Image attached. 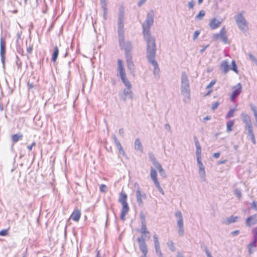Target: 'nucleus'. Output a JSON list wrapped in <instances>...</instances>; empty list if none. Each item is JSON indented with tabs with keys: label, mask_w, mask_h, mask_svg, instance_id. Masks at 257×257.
<instances>
[{
	"label": "nucleus",
	"mask_w": 257,
	"mask_h": 257,
	"mask_svg": "<svg viewBox=\"0 0 257 257\" xmlns=\"http://www.w3.org/2000/svg\"><path fill=\"white\" fill-rule=\"evenodd\" d=\"M132 87H126L123 90L122 92L119 93V96L121 100L125 101L127 99L133 98V92L132 90Z\"/></svg>",
	"instance_id": "nucleus-8"
},
{
	"label": "nucleus",
	"mask_w": 257,
	"mask_h": 257,
	"mask_svg": "<svg viewBox=\"0 0 257 257\" xmlns=\"http://www.w3.org/2000/svg\"><path fill=\"white\" fill-rule=\"evenodd\" d=\"M175 216L177 218L178 234L179 236H183L184 234V229L183 218L181 212L180 210H177L175 213Z\"/></svg>",
	"instance_id": "nucleus-6"
},
{
	"label": "nucleus",
	"mask_w": 257,
	"mask_h": 257,
	"mask_svg": "<svg viewBox=\"0 0 257 257\" xmlns=\"http://www.w3.org/2000/svg\"><path fill=\"white\" fill-rule=\"evenodd\" d=\"M81 211L79 209H75L70 216V218L75 221H78L81 217Z\"/></svg>",
	"instance_id": "nucleus-23"
},
{
	"label": "nucleus",
	"mask_w": 257,
	"mask_h": 257,
	"mask_svg": "<svg viewBox=\"0 0 257 257\" xmlns=\"http://www.w3.org/2000/svg\"><path fill=\"white\" fill-rule=\"evenodd\" d=\"M223 22V20H217L216 18H212L209 24V26L211 29L215 30L219 27L220 24Z\"/></svg>",
	"instance_id": "nucleus-14"
},
{
	"label": "nucleus",
	"mask_w": 257,
	"mask_h": 257,
	"mask_svg": "<svg viewBox=\"0 0 257 257\" xmlns=\"http://www.w3.org/2000/svg\"><path fill=\"white\" fill-rule=\"evenodd\" d=\"M239 233V230H234V231H232L231 232V234L232 236H236V235H238Z\"/></svg>",
	"instance_id": "nucleus-64"
},
{
	"label": "nucleus",
	"mask_w": 257,
	"mask_h": 257,
	"mask_svg": "<svg viewBox=\"0 0 257 257\" xmlns=\"http://www.w3.org/2000/svg\"><path fill=\"white\" fill-rule=\"evenodd\" d=\"M159 173L162 177H163L164 178L166 177V172H165V171L164 170V169H163L161 171H160Z\"/></svg>",
	"instance_id": "nucleus-61"
},
{
	"label": "nucleus",
	"mask_w": 257,
	"mask_h": 257,
	"mask_svg": "<svg viewBox=\"0 0 257 257\" xmlns=\"http://www.w3.org/2000/svg\"><path fill=\"white\" fill-rule=\"evenodd\" d=\"M141 225H146V217L145 214L141 212L140 214Z\"/></svg>",
	"instance_id": "nucleus-36"
},
{
	"label": "nucleus",
	"mask_w": 257,
	"mask_h": 257,
	"mask_svg": "<svg viewBox=\"0 0 257 257\" xmlns=\"http://www.w3.org/2000/svg\"><path fill=\"white\" fill-rule=\"evenodd\" d=\"M220 68L223 73H227L230 69L228 61L227 60L222 61L220 63Z\"/></svg>",
	"instance_id": "nucleus-22"
},
{
	"label": "nucleus",
	"mask_w": 257,
	"mask_h": 257,
	"mask_svg": "<svg viewBox=\"0 0 257 257\" xmlns=\"http://www.w3.org/2000/svg\"><path fill=\"white\" fill-rule=\"evenodd\" d=\"M198 173L201 180L203 182H205L206 181V173L205 168L199 169Z\"/></svg>",
	"instance_id": "nucleus-32"
},
{
	"label": "nucleus",
	"mask_w": 257,
	"mask_h": 257,
	"mask_svg": "<svg viewBox=\"0 0 257 257\" xmlns=\"http://www.w3.org/2000/svg\"><path fill=\"white\" fill-rule=\"evenodd\" d=\"M156 252L157 254H159V256L162 255V253L161 252V251L160 250V245H158V246H155Z\"/></svg>",
	"instance_id": "nucleus-50"
},
{
	"label": "nucleus",
	"mask_w": 257,
	"mask_h": 257,
	"mask_svg": "<svg viewBox=\"0 0 257 257\" xmlns=\"http://www.w3.org/2000/svg\"><path fill=\"white\" fill-rule=\"evenodd\" d=\"M219 104L220 102L218 101H216L212 105L211 109L213 110H215L216 108L218 107Z\"/></svg>",
	"instance_id": "nucleus-52"
},
{
	"label": "nucleus",
	"mask_w": 257,
	"mask_h": 257,
	"mask_svg": "<svg viewBox=\"0 0 257 257\" xmlns=\"http://www.w3.org/2000/svg\"><path fill=\"white\" fill-rule=\"evenodd\" d=\"M234 194L235 195H236V196L239 199H240L241 198V196H242V193H241V190L238 188H236L235 190H234Z\"/></svg>",
	"instance_id": "nucleus-38"
},
{
	"label": "nucleus",
	"mask_w": 257,
	"mask_h": 257,
	"mask_svg": "<svg viewBox=\"0 0 257 257\" xmlns=\"http://www.w3.org/2000/svg\"><path fill=\"white\" fill-rule=\"evenodd\" d=\"M257 242V240H254L253 239V240L252 242H251V243H250L248 245V248H255L256 247V243Z\"/></svg>",
	"instance_id": "nucleus-45"
},
{
	"label": "nucleus",
	"mask_w": 257,
	"mask_h": 257,
	"mask_svg": "<svg viewBox=\"0 0 257 257\" xmlns=\"http://www.w3.org/2000/svg\"><path fill=\"white\" fill-rule=\"evenodd\" d=\"M235 111V108L230 109L227 112V114L226 115L225 118L228 119L231 117H233L234 115Z\"/></svg>",
	"instance_id": "nucleus-35"
},
{
	"label": "nucleus",
	"mask_w": 257,
	"mask_h": 257,
	"mask_svg": "<svg viewBox=\"0 0 257 257\" xmlns=\"http://www.w3.org/2000/svg\"><path fill=\"white\" fill-rule=\"evenodd\" d=\"M124 10L122 7L119 8L118 21H124Z\"/></svg>",
	"instance_id": "nucleus-30"
},
{
	"label": "nucleus",
	"mask_w": 257,
	"mask_h": 257,
	"mask_svg": "<svg viewBox=\"0 0 257 257\" xmlns=\"http://www.w3.org/2000/svg\"><path fill=\"white\" fill-rule=\"evenodd\" d=\"M118 42L120 49L124 51L125 57H132V43L130 41H125L124 37L118 38Z\"/></svg>",
	"instance_id": "nucleus-4"
},
{
	"label": "nucleus",
	"mask_w": 257,
	"mask_h": 257,
	"mask_svg": "<svg viewBox=\"0 0 257 257\" xmlns=\"http://www.w3.org/2000/svg\"><path fill=\"white\" fill-rule=\"evenodd\" d=\"M248 56H249L250 59L253 62H254L255 64L256 65H257V59H256V58L253 55H252L251 54H248Z\"/></svg>",
	"instance_id": "nucleus-46"
},
{
	"label": "nucleus",
	"mask_w": 257,
	"mask_h": 257,
	"mask_svg": "<svg viewBox=\"0 0 257 257\" xmlns=\"http://www.w3.org/2000/svg\"><path fill=\"white\" fill-rule=\"evenodd\" d=\"M125 59L128 70L130 73H133L135 71V66L133 61V56L126 57Z\"/></svg>",
	"instance_id": "nucleus-17"
},
{
	"label": "nucleus",
	"mask_w": 257,
	"mask_h": 257,
	"mask_svg": "<svg viewBox=\"0 0 257 257\" xmlns=\"http://www.w3.org/2000/svg\"><path fill=\"white\" fill-rule=\"evenodd\" d=\"M167 245L172 251H175L176 250V248L174 245V243L172 241H170L167 243Z\"/></svg>",
	"instance_id": "nucleus-37"
},
{
	"label": "nucleus",
	"mask_w": 257,
	"mask_h": 257,
	"mask_svg": "<svg viewBox=\"0 0 257 257\" xmlns=\"http://www.w3.org/2000/svg\"><path fill=\"white\" fill-rule=\"evenodd\" d=\"M59 49L57 46H55L54 51L52 55L51 61L54 62L56 61L59 55Z\"/></svg>",
	"instance_id": "nucleus-28"
},
{
	"label": "nucleus",
	"mask_w": 257,
	"mask_h": 257,
	"mask_svg": "<svg viewBox=\"0 0 257 257\" xmlns=\"http://www.w3.org/2000/svg\"><path fill=\"white\" fill-rule=\"evenodd\" d=\"M235 22L238 28L242 32H245L248 29L247 23L243 16L242 12L236 15L234 17Z\"/></svg>",
	"instance_id": "nucleus-5"
},
{
	"label": "nucleus",
	"mask_w": 257,
	"mask_h": 257,
	"mask_svg": "<svg viewBox=\"0 0 257 257\" xmlns=\"http://www.w3.org/2000/svg\"><path fill=\"white\" fill-rule=\"evenodd\" d=\"M153 237L154 239L155 246H158V245H160L159 241L157 236L156 235H154Z\"/></svg>",
	"instance_id": "nucleus-48"
},
{
	"label": "nucleus",
	"mask_w": 257,
	"mask_h": 257,
	"mask_svg": "<svg viewBox=\"0 0 257 257\" xmlns=\"http://www.w3.org/2000/svg\"><path fill=\"white\" fill-rule=\"evenodd\" d=\"M140 232L141 234V236L139 237L138 238H142L145 240H148L150 238V232L147 230V225H141V227L140 229Z\"/></svg>",
	"instance_id": "nucleus-12"
},
{
	"label": "nucleus",
	"mask_w": 257,
	"mask_h": 257,
	"mask_svg": "<svg viewBox=\"0 0 257 257\" xmlns=\"http://www.w3.org/2000/svg\"><path fill=\"white\" fill-rule=\"evenodd\" d=\"M226 33L225 27H223L220 30L219 33L214 34L212 35V39L213 40L215 41L220 38L224 44H227L228 42V38L226 35Z\"/></svg>",
	"instance_id": "nucleus-9"
},
{
	"label": "nucleus",
	"mask_w": 257,
	"mask_h": 257,
	"mask_svg": "<svg viewBox=\"0 0 257 257\" xmlns=\"http://www.w3.org/2000/svg\"><path fill=\"white\" fill-rule=\"evenodd\" d=\"M253 128L246 130L247 131V134L250 138V139L254 137V134L253 133Z\"/></svg>",
	"instance_id": "nucleus-43"
},
{
	"label": "nucleus",
	"mask_w": 257,
	"mask_h": 257,
	"mask_svg": "<svg viewBox=\"0 0 257 257\" xmlns=\"http://www.w3.org/2000/svg\"><path fill=\"white\" fill-rule=\"evenodd\" d=\"M234 124V120L228 121L226 122V132H230L232 130V126Z\"/></svg>",
	"instance_id": "nucleus-33"
},
{
	"label": "nucleus",
	"mask_w": 257,
	"mask_h": 257,
	"mask_svg": "<svg viewBox=\"0 0 257 257\" xmlns=\"http://www.w3.org/2000/svg\"><path fill=\"white\" fill-rule=\"evenodd\" d=\"M199 34H200V31L198 30L196 31L194 33V34H193V40H195V39H196L198 38Z\"/></svg>",
	"instance_id": "nucleus-54"
},
{
	"label": "nucleus",
	"mask_w": 257,
	"mask_h": 257,
	"mask_svg": "<svg viewBox=\"0 0 257 257\" xmlns=\"http://www.w3.org/2000/svg\"><path fill=\"white\" fill-rule=\"evenodd\" d=\"M120 78L122 82L125 85L126 87H132V85L130 82V81L128 80L126 77V75H122L120 76Z\"/></svg>",
	"instance_id": "nucleus-26"
},
{
	"label": "nucleus",
	"mask_w": 257,
	"mask_h": 257,
	"mask_svg": "<svg viewBox=\"0 0 257 257\" xmlns=\"http://www.w3.org/2000/svg\"><path fill=\"white\" fill-rule=\"evenodd\" d=\"M152 163L156 169L157 167L161 165V164L157 161V160L155 161L154 162H152Z\"/></svg>",
	"instance_id": "nucleus-63"
},
{
	"label": "nucleus",
	"mask_w": 257,
	"mask_h": 257,
	"mask_svg": "<svg viewBox=\"0 0 257 257\" xmlns=\"http://www.w3.org/2000/svg\"><path fill=\"white\" fill-rule=\"evenodd\" d=\"M1 45V54L2 57L5 54V47H6V41L5 39L3 37L1 38L0 41Z\"/></svg>",
	"instance_id": "nucleus-27"
},
{
	"label": "nucleus",
	"mask_w": 257,
	"mask_h": 257,
	"mask_svg": "<svg viewBox=\"0 0 257 257\" xmlns=\"http://www.w3.org/2000/svg\"><path fill=\"white\" fill-rule=\"evenodd\" d=\"M150 177L151 180L154 182L156 187L158 189V191L162 195H164V191L163 188L160 186V183L158 180L157 171L152 167H151L150 169Z\"/></svg>",
	"instance_id": "nucleus-7"
},
{
	"label": "nucleus",
	"mask_w": 257,
	"mask_h": 257,
	"mask_svg": "<svg viewBox=\"0 0 257 257\" xmlns=\"http://www.w3.org/2000/svg\"><path fill=\"white\" fill-rule=\"evenodd\" d=\"M232 92L230 96L231 101H234L236 98L240 94L242 90L241 84L239 83L236 85L234 86L232 88Z\"/></svg>",
	"instance_id": "nucleus-11"
},
{
	"label": "nucleus",
	"mask_w": 257,
	"mask_h": 257,
	"mask_svg": "<svg viewBox=\"0 0 257 257\" xmlns=\"http://www.w3.org/2000/svg\"><path fill=\"white\" fill-rule=\"evenodd\" d=\"M205 15V12L203 10H201L199 11L198 14L195 16V19L196 20H202Z\"/></svg>",
	"instance_id": "nucleus-34"
},
{
	"label": "nucleus",
	"mask_w": 257,
	"mask_h": 257,
	"mask_svg": "<svg viewBox=\"0 0 257 257\" xmlns=\"http://www.w3.org/2000/svg\"><path fill=\"white\" fill-rule=\"evenodd\" d=\"M135 149L141 153L143 152V147L139 139H136L134 144Z\"/></svg>",
	"instance_id": "nucleus-24"
},
{
	"label": "nucleus",
	"mask_w": 257,
	"mask_h": 257,
	"mask_svg": "<svg viewBox=\"0 0 257 257\" xmlns=\"http://www.w3.org/2000/svg\"><path fill=\"white\" fill-rule=\"evenodd\" d=\"M249 106L250 109L253 112V116L255 119L254 125L257 127V107L254 105L253 103H250Z\"/></svg>",
	"instance_id": "nucleus-25"
},
{
	"label": "nucleus",
	"mask_w": 257,
	"mask_h": 257,
	"mask_svg": "<svg viewBox=\"0 0 257 257\" xmlns=\"http://www.w3.org/2000/svg\"><path fill=\"white\" fill-rule=\"evenodd\" d=\"M251 207L252 208L255 209L256 210H257V202L255 201H253L252 203L251 204Z\"/></svg>",
	"instance_id": "nucleus-59"
},
{
	"label": "nucleus",
	"mask_w": 257,
	"mask_h": 257,
	"mask_svg": "<svg viewBox=\"0 0 257 257\" xmlns=\"http://www.w3.org/2000/svg\"><path fill=\"white\" fill-rule=\"evenodd\" d=\"M156 53V46L147 47V57L149 61L154 66L153 73L155 75L159 74L160 69L158 63L154 58Z\"/></svg>",
	"instance_id": "nucleus-3"
},
{
	"label": "nucleus",
	"mask_w": 257,
	"mask_h": 257,
	"mask_svg": "<svg viewBox=\"0 0 257 257\" xmlns=\"http://www.w3.org/2000/svg\"><path fill=\"white\" fill-rule=\"evenodd\" d=\"M36 146V143L33 142L31 145H28L27 146V148L29 151H31L34 146Z\"/></svg>",
	"instance_id": "nucleus-62"
},
{
	"label": "nucleus",
	"mask_w": 257,
	"mask_h": 257,
	"mask_svg": "<svg viewBox=\"0 0 257 257\" xmlns=\"http://www.w3.org/2000/svg\"><path fill=\"white\" fill-rule=\"evenodd\" d=\"M238 218V216L231 215L230 216L226 218L225 221V224H229L234 223L237 221Z\"/></svg>",
	"instance_id": "nucleus-29"
},
{
	"label": "nucleus",
	"mask_w": 257,
	"mask_h": 257,
	"mask_svg": "<svg viewBox=\"0 0 257 257\" xmlns=\"http://www.w3.org/2000/svg\"><path fill=\"white\" fill-rule=\"evenodd\" d=\"M118 133L121 137H124V131L123 128H120L118 131Z\"/></svg>",
	"instance_id": "nucleus-60"
},
{
	"label": "nucleus",
	"mask_w": 257,
	"mask_h": 257,
	"mask_svg": "<svg viewBox=\"0 0 257 257\" xmlns=\"http://www.w3.org/2000/svg\"><path fill=\"white\" fill-rule=\"evenodd\" d=\"M242 122L245 124L246 130L253 128L251 117L246 113L242 112L240 114Z\"/></svg>",
	"instance_id": "nucleus-10"
},
{
	"label": "nucleus",
	"mask_w": 257,
	"mask_h": 257,
	"mask_svg": "<svg viewBox=\"0 0 257 257\" xmlns=\"http://www.w3.org/2000/svg\"><path fill=\"white\" fill-rule=\"evenodd\" d=\"M257 223V215L253 214L247 217L245 220V224L247 226H250Z\"/></svg>",
	"instance_id": "nucleus-18"
},
{
	"label": "nucleus",
	"mask_w": 257,
	"mask_h": 257,
	"mask_svg": "<svg viewBox=\"0 0 257 257\" xmlns=\"http://www.w3.org/2000/svg\"><path fill=\"white\" fill-rule=\"evenodd\" d=\"M215 80H212L209 83V84L206 86V88L207 89H208L209 88H211L213 86V85L215 84Z\"/></svg>",
	"instance_id": "nucleus-58"
},
{
	"label": "nucleus",
	"mask_w": 257,
	"mask_h": 257,
	"mask_svg": "<svg viewBox=\"0 0 257 257\" xmlns=\"http://www.w3.org/2000/svg\"><path fill=\"white\" fill-rule=\"evenodd\" d=\"M195 5V2L193 1H191L188 3V6L189 9L193 8Z\"/></svg>",
	"instance_id": "nucleus-56"
},
{
	"label": "nucleus",
	"mask_w": 257,
	"mask_h": 257,
	"mask_svg": "<svg viewBox=\"0 0 257 257\" xmlns=\"http://www.w3.org/2000/svg\"><path fill=\"white\" fill-rule=\"evenodd\" d=\"M117 33L118 38L124 37V21H118Z\"/></svg>",
	"instance_id": "nucleus-21"
},
{
	"label": "nucleus",
	"mask_w": 257,
	"mask_h": 257,
	"mask_svg": "<svg viewBox=\"0 0 257 257\" xmlns=\"http://www.w3.org/2000/svg\"><path fill=\"white\" fill-rule=\"evenodd\" d=\"M231 65H232V68H231V69H232L235 73H238L237 67V66H236L234 61H232Z\"/></svg>",
	"instance_id": "nucleus-41"
},
{
	"label": "nucleus",
	"mask_w": 257,
	"mask_h": 257,
	"mask_svg": "<svg viewBox=\"0 0 257 257\" xmlns=\"http://www.w3.org/2000/svg\"><path fill=\"white\" fill-rule=\"evenodd\" d=\"M181 93L184 96L183 101L189 103L190 99V90L188 76L185 72H182L181 76Z\"/></svg>",
	"instance_id": "nucleus-2"
},
{
	"label": "nucleus",
	"mask_w": 257,
	"mask_h": 257,
	"mask_svg": "<svg viewBox=\"0 0 257 257\" xmlns=\"http://www.w3.org/2000/svg\"><path fill=\"white\" fill-rule=\"evenodd\" d=\"M137 241L139 244V248L143 253V255H147L148 253V248L145 240L142 238H137Z\"/></svg>",
	"instance_id": "nucleus-15"
},
{
	"label": "nucleus",
	"mask_w": 257,
	"mask_h": 257,
	"mask_svg": "<svg viewBox=\"0 0 257 257\" xmlns=\"http://www.w3.org/2000/svg\"><path fill=\"white\" fill-rule=\"evenodd\" d=\"M107 187L104 184H101L100 186V191L102 192H105L106 191Z\"/></svg>",
	"instance_id": "nucleus-51"
},
{
	"label": "nucleus",
	"mask_w": 257,
	"mask_h": 257,
	"mask_svg": "<svg viewBox=\"0 0 257 257\" xmlns=\"http://www.w3.org/2000/svg\"><path fill=\"white\" fill-rule=\"evenodd\" d=\"M100 4L101 5V8H107V1L106 0H100Z\"/></svg>",
	"instance_id": "nucleus-47"
},
{
	"label": "nucleus",
	"mask_w": 257,
	"mask_h": 257,
	"mask_svg": "<svg viewBox=\"0 0 257 257\" xmlns=\"http://www.w3.org/2000/svg\"><path fill=\"white\" fill-rule=\"evenodd\" d=\"M197 162L199 167V169L205 168L203 163L201 162V158L197 159Z\"/></svg>",
	"instance_id": "nucleus-42"
},
{
	"label": "nucleus",
	"mask_w": 257,
	"mask_h": 257,
	"mask_svg": "<svg viewBox=\"0 0 257 257\" xmlns=\"http://www.w3.org/2000/svg\"><path fill=\"white\" fill-rule=\"evenodd\" d=\"M146 196L145 194H142L140 189L136 191V198L137 203L140 206H142L143 205V198H146Z\"/></svg>",
	"instance_id": "nucleus-19"
},
{
	"label": "nucleus",
	"mask_w": 257,
	"mask_h": 257,
	"mask_svg": "<svg viewBox=\"0 0 257 257\" xmlns=\"http://www.w3.org/2000/svg\"><path fill=\"white\" fill-rule=\"evenodd\" d=\"M204 251L207 257H212L211 252L207 249V247H205Z\"/></svg>",
	"instance_id": "nucleus-57"
},
{
	"label": "nucleus",
	"mask_w": 257,
	"mask_h": 257,
	"mask_svg": "<svg viewBox=\"0 0 257 257\" xmlns=\"http://www.w3.org/2000/svg\"><path fill=\"white\" fill-rule=\"evenodd\" d=\"M154 13L153 11H150L142 25L144 38L147 43V47L156 46L154 37L151 35L150 29L154 23Z\"/></svg>",
	"instance_id": "nucleus-1"
},
{
	"label": "nucleus",
	"mask_w": 257,
	"mask_h": 257,
	"mask_svg": "<svg viewBox=\"0 0 257 257\" xmlns=\"http://www.w3.org/2000/svg\"><path fill=\"white\" fill-rule=\"evenodd\" d=\"M117 71L118 72L117 76L120 77L121 76L126 75L125 70L123 61L120 59H118L117 60Z\"/></svg>",
	"instance_id": "nucleus-13"
},
{
	"label": "nucleus",
	"mask_w": 257,
	"mask_h": 257,
	"mask_svg": "<svg viewBox=\"0 0 257 257\" xmlns=\"http://www.w3.org/2000/svg\"><path fill=\"white\" fill-rule=\"evenodd\" d=\"M117 149H118V150L120 154L122 155L123 156H125V152L123 150L121 145L120 146V149L119 147H117Z\"/></svg>",
	"instance_id": "nucleus-55"
},
{
	"label": "nucleus",
	"mask_w": 257,
	"mask_h": 257,
	"mask_svg": "<svg viewBox=\"0 0 257 257\" xmlns=\"http://www.w3.org/2000/svg\"><path fill=\"white\" fill-rule=\"evenodd\" d=\"M252 233L253 234V238L257 240V226L252 229Z\"/></svg>",
	"instance_id": "nucleus-40"
},
{
	"label": "nucleus",
	"mask_w": 257,
	"mask_h": 257,
	"mask_svg": "<svg viewBox=\"0 0 257 257\" xmlns=\"http://www.w3.org/2000/svg\"><path fill=\"white\" fill-rule=\"evenodd\" d=\"M103 12V18L105 20L107 19V8H102Z\"/></svg>",
	"instance_id": "nucleus-53"
},
{
	"label": "nucleus",
	"mask_w": 257,
	"mask_h": 257,
	"mask_svg": "<svg viewBox=\"0 0 257 257\" xmlns=\"http://www.w3.org/2000/svg\"><path fill=\"white\" fill-rule=\"evenodd\" d=\"M195 145L196 148V155L197 159L201 158V147L196 137H194Z\"/></svg>",
	"instance_id": "nucleus-20"
},
{
	"label": "nucleus",
	"mask_w": 257,
	"mask_h": 257,
	"mask_svg": "<svg viewBox=\"0 0 257 257\" xmlns=\"http://www.w3.org/2000/svg\"><path fill=\"white\" fill-rule=\"evenodd\" d=\"M112 138L113 139V140H114V143H115V145L117 147H119L120 148V146H121V144L120 143H119V142L118 141L116 137L115 136V135H113L112 136Z\"/></svg>",
	"instance_id": "nucleus-39"
},
{
	"label": "nucleus",
	"mask_w": 257,
	"mask_h": 257,
	"mask_svg": "<svg viewBox=\"0 0 257 257\" xmlns=\"http://www.w3.org/2000/svg\"><path fill=\"white\" fill-rule=\"evenodd\" d=\"M148 156L152 162H154L155 161L157 160L155 155L152 153H149L148 154Z\"/></svg>",
	"instance_id": "nucleus-44"
},
{
	"label": "nucleus",
	"mask_w": 257,
	"mask_h": 257,
	"mask_svg": "<svg viewBox=\"0 0 257 257\" xmlns=\"http://www.w3.org/2000/svg\"><path fill=\"white\" fill-rule=\"evenodd\" d=\"M122 209L120 213V218L122 220H125V216L129 211L130 208L127 202L122 203Z\"/></svg>",
	"instance_id": "nucleus-16"
},
{
	"label": "nucleus",
	"mask_w": 257,
	"mask_h": 257,
	"mask_svg": "<svg viewBox=\"0 0 257 257\" xmlns=\"http://www.w3.org/2000/svg\"><path fill=\"white\" fill-rule=\"evenodd\" d=\"M8 234V229H3L0 231V236H6Z\"/></svg>",
	"instance_id": "nucleus-49"
},
{
	"label": "nucleus",
	"mask_w": 257,
	"mask_h": 257,
	"mask_svg": "<svg viewBox=\"0 0 257 257\" xmlns=\"http://www.w3.org/2000/svg\"><path fill=\"white\" fill-rule=\"evenodd\" d=\"M127 195L125 193L121 192L119 194L118 202L121 204L127 202Z\"/></svg>",
	"instance_id": "nucleus-31"
}]
</instances>
